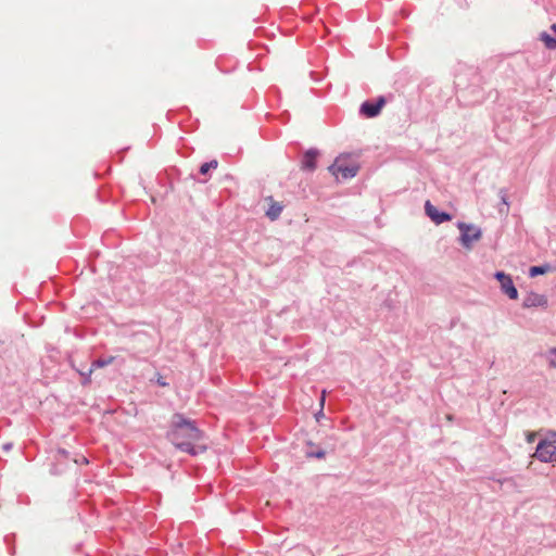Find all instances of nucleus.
Wrapping results in <instances>:
<instances>
[{
	"instance_id": "ddd939ff",
	"label": "nucleus",
	"mask_w": 556,
	"mask_h": 556,
	"mask_svg": "<svg viewBox=\"0 0 556 556\" xmlns=\"http://www.w3.org/2000/svg\"><path fill=\"white\" fill-rule=\"evenodd\" d=\"M551 267L548 265L543 266H532L529 270L531 277H535L538 275H543L549 271Z\"/></svg>"
},
{
	"instance_id": "0eeeda50",
	"label": "nucleus",
	"mask_w": 556,
	"mask_h": 556,
	"mask_svg": "<svg viewBox=\"0 0 556 556\" xmlns=\"http://www.w3.org/2000/svg\"><path fill=\"white\" fill-rule=\"evenodd\" d=\"M547 303L548 301L545 295L535 292H530L526 295L522 305L526 308L546 307Z\"/></svg>"
},
{
	"instance_id": "2eb2a0df",
	"label": "nucleus",
	"mask_w": 556,
	"mask_h": 556,
	"mask_svg": "<svg viewBox=\"0 0 556 556\" xmlns=\"http://www.w3.org/2000/svg\"><path fill=\"white\" fill-rule=\"evenodd\" d=\"M538 437V432H528L526 439L528 443H533Z\"/></svg>"
},
{
	"instance_id": "1a4fd4ad",
	"label": "nucleus",
	"mask_w": 556,
	"mask_h": 556,
	"mask_svg": "<svg viewBox=\"0 0 556 556\" xmlns=\"http://www.w3.org/2000/svg\"><path fill=\"white\" fill-rule=\"evenodd\" d=\"M265 201L268 204V208L266 210L265 215L270 220H276L283 210V204L281 202L275 201L270 195L266 197Z\"/></svg>"
},
{
	"instance_id": "7ed1b4c3",
	"label": "nucleus",
	"mask_w": 556,
	"mask_h": 556,
	"mask_svg": "<svg viewBox=\"0 0 556 556\" xmlns=\"http://www.w3.org/2000/svg\"><path fill=\"white\" fill-rule=\"evenodd\" d=\"M532 457L543 463H556V432L551 431L542 439Z\"/></svg>"
},
{
	"instance_id": "f3484780",
	"label": "nucleus",
	"mask_w": 556,
	"mask_h": 556,
	"mask_svg": "<svg viewBox=\"0 0 556 556\" xmlns=\"http://www.w3.org/2000/svg\"><path fill=\"white\" fill-rule=\"evenodd\" d=\"M549 366H551L552 368H556V362H555L554 359H551V361H549Z\"/></svg>"
},
{
	"instance_id": "f8f14e48",
	"label": "nucleus",
	"mask_w": 556,
	"mask_h": 556,
	"mask_svg": "<svg viewBox=\"0 0 556 556\" xmlns=\"http://www.w3.org/2000/svg\"><path fill=\"white\" fill-rule=\"evenodd\" d=\"M540 40L544 43L547 49H556V39H554L547 33H542L540 35Z\"/></svg>"
},
{
	"instance_id": "dca6fc26",
	"label": "nucleus",
	"mask_w": 556,
	"mask_h": 556,
	"mask_svg": "<svg viewBox=\"0 0 556 556\" xmlns=\"http://www.w3.org/2000/svg\"><path fill=\"white\" fill-rule=\"evenodd\" d=\"M315 455H316V457H318V458H323V457L325 456V452H324V451H319V452H317Z\"/></svg>"
},
{
	"instance_id": "f03ea898",
	"label": "nucleus",
	"mask_w": 556,
	"mask_h": 556,
	"mask_svg": "<svg viewBox=\"0 0 556 556\" xmlns=\"http://www.w3.org/2000/svg\"><path fill=\"white\" fill-rule=\"evenodd\" d=\"M328 169L336 179L339 180L340 178L349 179L356 176L359 166L355 161L351 160L349 155L341 154L334 160L333 164L330 165Z\"/></svg>"
},
{
	"instance_id": "39448f33",
	"label": "nucleus",
	"mask_w": 556,
	"mask_h": 556,
	"mask_svg": "<svg viewBox=\"0 0 556 556\" xmlns=\"http://www.w3.org/2000/svg\"><path fill=\"white\" fill-rule=\"evenodd\" d=\"M495 277L501 283L502 291L507 294L509 299L516 300L518 298V291L515 288L511 278L503 271H497Z\"/></svg>"
},
{
	"instance_id": "423d86ee",
	"label": "nucleus",
	"mask_w": 556,
	"mask_h": 556,
	"mask_svg": "<svg viewBox=\"0 0 556 556\" xmlns=\"http://www.w3.org/2000/svg\"><path fill=\"white\" fill-rule=\"evenodd\" d=\"M384 104V97H379L375 103L364 102L361 106V113L368 118L375 117L380 113Z\"/></svg>"
},
{
	"instance_id": "6ab92c4d",
	"label": "nucleus",
	"mask_w": 556,
	"mask_h": 556,
	"mask_svg": "<svg viewBox=\"0 0 556 556\" xmlns=\"http://www.w3.org/2000/svg\"><path fill=\"white\" fill-rule=\"evenodd\" d=\"M549 353L556 355V348L551 349Z\"/></svg>"
},
{
	"instance_id": "a211bd4d",
	"label": "nucleus",
	"mask_w": 556,
	"mask_h": 556,
	"mask_svg": "<svg viewBox=\"0 0 556 556\" xmlns=\"http://www.w3.org/2000/svg\"><path fill=\"white\" fill-rule=\"evenodd\" d=\"M325 393H326V392L324 391V392H323V396H321V399H320V405H321V406L324 405V402H325Z\"/></svg>"
},
{
	"instance_id": "9d476101",
	"label": "nucleus",
	"mask_w": 556,
	"mask_h": 556,
	"mask_svg": "<svg viewBox=\"0 0 556 556\" xmlns=\"http://www.w3.org/2000/svg\"><path fill=\"white\" fill-rule=\"evenodd\" d=\"M317 156L318 151L313 149L306 151L302 160V169L314 170L316 168Z\"/></svg>"
},
{
	"instance_id": "20e7f679",
	"label": "nucleus",
	"mask_w": 556,
	"mask_h": 556,
	"mask_svg": "<svg viewBox=\"0 0 556 556\" xmlns=\"http://www.w3.org/2000/svg\"><path fill=\"white\" fill-rule=\"evenodd\" d=\"M458 228L460 230V242L467 249H470L472 243L481 238V230L476 226L459 223Z\"/></svg>"
},
{
	"instance_id": "f257e3e1",
	"label": "nucleus",
	"mask_w": 556,
	"mask_h": 556,
	"mask_svg": "<svg viewBox=\"0 0 556 556\" xmlns=\"http://www.w3.org/2000/svg\"><path fill=\"white\" fill-rule=\"evenodd\" d=\"M168 437L177 448L189 454H195V443L202 434L191 420L176 414L173 416L172 430Z\"/></svg>"
},
{
	"instance_id": "4468645a",
	"label": "nucleus",
	"mask_w": 556,
	"mask_h": 556,
	"mask_svg": "<svg viewBox=\"0 0 556 556\" xmlns=\"http://www.w3.org/2000/svg\"><path fill=\"white\" fill-rule=\"evenodd\" d=\"M218 166V163L216 160H213V161H210V162H206L204 164L201 165L200 167V173L202 175H205L208 173L210 169L212 168H216Z\"/></svg>"
},
{
	"instance_id": "6e6552de",
	"label": "nucleus",
	"mask_w": 556,
	"mask_h": 556,
	"mask_svg": "<svg viewBox=\"0 0 556 556\" xmlns=\"http://www.w3.org/2000/svg\"><path fill=\"white\" fill-rule=\"evenodd\" d=\"M425 210L427 215L435 223V224H442L444 222H448L452 219V216L447 213H440L438 208L431 204L430 201H427L425 204Z\"/></svg>"
},
{
	"instance_id": "9b49d317",
	"label": "nucleus",
	"mask_w": 556,
	"mask_h": 556,
	"mask_svg": "<svg viewBox=\"0 0 556 556\" xmlns=\"http://www.w3.org/2000/svg\"><path fill=\"white\" fill-rule=\"evenodd\" d=\"M115 357L114 356H110L108 358H100L96 362L92 363V366L90 367L89 369V372H88V378L85 380V382H88L89 381V376L90 374L93 371L94 368H102L106 365H110L114 362Z\"/></svg>"
},
{
	"instance_id": "412c9836",
	"label": "nucleus",
	"mask_w": 556,
	"mask_h": 556,
	"mask_svg": "<svg viewBox=\"0 0 556 556\" xmlns=\"http://www.w3.org/2000/svg\"><path fill=\"white\" fill-rule=\"evenodd\" d=\"M159 383H160L161 386H163V387H164V386H166V383H165V382H163V381H161V380H159Z\"/></svg>"
},
{
	"instance_id": "aec40b11",
	"label": "nucleus",
	"mask_w": 556,
	"mask_h": 556,
	"mask_svg": "<svg viewBox=\"0 0 556 556\" xmlns=\"http://www.w3.org/2000/svg\"><path fill=\"white\" fill-rule=\"evenodd\" d=\"M551 28L556 33V24H553Z\"/></svg>"
}]
</instances>
